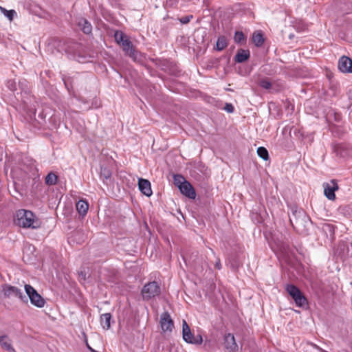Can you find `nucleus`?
Listing matches in <instances>:
<instances>
[{
	"label": "nucleus",
	"instance_id": "33",
	"mask_svg": "<svg viewBox=\"0 0 352 352\" xmlns=\"http://www.w3.org/2000/svg\"><path fill=\"white\" fill-rule=\"evenodd\" d=\"M215 267L218 269V270H220L221 268V262H220V259L218 258L216 263H215Z\"/></svg>",
	"mask_w": 352,
	"mask_h": 352
},
{
	"label": "nucleus",
	"instance_id": "21",
	"mask_svg": "<svg viewBox=\"0 0 352 352\" xmlns=\"http://www.w3.org/2000/svg\"><path fill=\"white\" fill-rule=\"evenodd\" d=\"M58 177L57 175L51 172L47 174L45 177V184L49 186L55 185L57 182Z\"/></svg>",
	"mask_w": 352,
	"mask_h": 352
},
{
	"label": "nucleus",
	"instance_id": "16",
	"mask_svg": "<svg viewBox=\"0 0 352 352\" xmlns=\"http://www.w3.org/2000/svg\"><path fill=\"white\" fill-rule=\"evenodd\" d=\"M111 315L110 313L103 314L100 316V324L103 329H109L111 327Z\"/></svg>",
	"mask_w": 352,
	"mask_h": 352
},
{
	"label": "nucleus",
	"instance_id": "25",
	"mask_svg": "<svg viewBox=\"0 0 352 352\" xmlns=\"http://www.w3.org/2000/svg\"><path fill=\"white\" fill-rule=\"evenodd\" d=\"M258 85L263 89H267V90H270L272 88V86L271 82L267 78L261 79L259 80V82H258Z\"/></svg>",
	"mask_w": 352,
	"mask_h": 352
},
{
	"label": "nucleus",
	"instance_id": "14",
	"mask_svg": "<svg viewBox=\"0 0 352 352\" xmlns=\"http://www.w3.org/2000/svg\"><path fill=\"white\" fill-rule=\"evenodd\" d=\"M0 345L3 349L9 352H15L14 349L12 346L10 340L6 336L0 337Z\"/></svg>",
	"mask_w": 352,
	"mask_h": 352
},
{
	"label": "nucleus",
	"instance_id": "30",
	"mask_svg": "<svg viewBox=\"0 0 352 352\" xmlns=\"http://www.w3.org/2000/svg\"><path fill=\"white\" fill-rule=\"evenodd\" d=\"M7 87L12 91L16 89V83L13 80H9L7 82Z\"/></svg>",
	"mask_w": 352,
	"mask_h": 352
},
{
	"label": "nucleus",
	"instance_id": "23",
	"mask_svg": "<svg viewBox=\"0 0 352 352\" xmlns=\"http://www.w3.org/2000/svg\"><path fill=\"white\" fill-rule=\"evenodd\" d=\"M115 40L120 45L124 40H126L128 36L121 31H116L114 34Z\"/></svg>",
	"mask_w": 352,
	"mask_h": 352
},
{
	"label": "nucleus",
	"instance_id": "27",
	"mask_svg": "<svg viewBox=\"0 0 352 352\" xmlns=\"http://www.w3.org/2000/svg\"><path fill=\"white\" fill-rule=\"evenodd\" d=\"M0 8L1 12L10 21H12L14 16L16 15V12L14 10H8L2 7Z\"/></svg>",
	"mask_w": 352,
	"mask_h": 352
},
{
	"label": "nucleus",
	"instance_id": "5",
	"mask_svg": "<svg viewBox=\"0 0 352 352\" xmlns=\"http://www.w3.org/2000/svg\"><path fill=\"white\" fill-rule=\"evenodd\" d=\"M25 291L32 305L39 308L44 307L45 300L33 287L30 285H25Z\"/></svg>",
	"mask_w": 352,
	"mask_h": 352
},
{
	"label": "nucleus",
	"instance_id": "2",
	"mask_svg": "<svg viewBox=\"0 0 352 352\" xmlns=\"http://www.w3.org/2000/svg\"><path fill=\"white\" fill-rule=\"evenodd\" d=\"M120 46L125 54L129 56L134 62L139 63L143 62L144 57L142 54L134 47L133 43L129 38L124 40V42H123Z\"/></svg>",
	"mask_w": 352,
	"mask_h": 352
},
{
	"label": "nucleus",
	"instance_id": "34",
	"mask_svg": "<svg viewBox=\"0 0 352 352\" xmlns=\"http://www.w3.org/2000/svg\"><path fill=\"white\" fill-rule=\"evenodd\" d=\"M89 349H90L92 352H97L96 351H95V350H94V349H91L89 346Z\"/></svg>",
	"mask_w": 352,
	"mask_h": 352
},
{
	"label": "nucleus",
	"instance_id": "26",
	"mask_svg": "<svg viewBox=\"0 0 352 352\" xmlns=\"http://www.w3.org/2000/svg\"><path fill=\"white\" fill-rule=\"evenodd\" d=\"M174 184L178 188L181 186L186 180L182 175H175L173 176Z\"/></svg>",
	"mask_w": 352,
	"mask_h": 352
},
{
	"label": "nucleus",
	"instance_id": "3",
	"mask_svg": "<svg viewBox=\"0 0 352 352\" xmlns=\"http://www.w3.org/2000/svg\"><path fill=\"white\" fill-rule=\"evenodd\" d=\"M182 336L184 340L187 343L201 344L203 342L202 336L201 335L194 336L191 332L189 325L185 320L182 321Z\"/></svg>",
	"mask_w": 352,
	"mask_h": 352
},
{
	"label": "nucleus",
	"instance_id": "22",
	"mask_svg": "<svg viewBox=\"0 0 352 352\" xmlns=\"http://www.w3.org/2000/svg\"><path fill=\"white\" fill-rule=\"evenodd\" d=\"M294 300L298 307H304L307 304V300L302 294L295 298Z\"/></svg>",
	"mask_w": 352,
	"mask_h": 352
},
{
	"label": "nucleus",
	"instance_id": "1",
	"mask_svg": "<svg viewBox=\"0 0 352 352\" xmlns=\"http://www.w3.org/2000/svg\"><path fill=\"white\" fill-rule=\"evenodd\" d=\"M15 221L19 226L25 228H36L40 226L38 221L35 219L33 212L30 210H19L16 212V219Z\"/></svg>",
	"mask_w": 352,
	"mask_h": 352
},
{
	"label": "nucleus",
	"instance_id": "7",
	"mask_svg": "<svg viewBox=\"0 0 352 352\" xmlns=\"http://www.w3.org/2000/svg\"><path fill=\"white\" fill-rule=\"evenodd\" d=\"M160 325L163 331H171L173 328V321L168 312L163 313L160 316Z\"/></svg>",
	"mask_w": 352,
	"mask_h": 352
},
{
	"label": "nucleus",
	"instance_id": "37",
	"mask_svg": "<svg viewBox=\"0 0 352 352\" xmlns=\"http://www.w3.org/2000/svg\"><path fill=\"white\" fill-rule=\"evenodd\" d=\"M341 148V146H338V148ZM337 152H338V149H337Z\"/></svg>",
	"mask_w": 352,
	"mask_h": 352
},
{
	"label": "nucleus",
	"instance_id": "4",
	"mask_svg": "<svg viewBox=\"0 0 352 352\" xmlns=\"http://www.w3.org/2000/svg\"><path fill=\"white\" fill-rule=\"evenodd\" d=\"M160 287L155 281L148 283L142 289V298L146 300L160 295Z\"/></svg>",
	"mask_w": 352,
	"mask_h": 352
},
{
	"label": "nucleus",
	"instance_id": "9",
	"mask_svg": "<svg viewBox=\"0 0 352 352\" xmlns=\"http://www.w3.org/2000/svg\"><path fill=\"white\" fill-rule=\"evenodd\" d=\"M179 189L184 195L190 199H195L196 197V192L194 188L188 181H186L181 186H179Z\"/></svg>",
	"mask_w": 352,
	"mask_h": 352
},
{
	"label": "nucleus",
	"instance_id": "29",
	"mask_svg": "<svg viewBox=\"0 0 352 352\" xmlns=\"http://www.w3.org/2000/svg\"><path fill=\"white\" fill-rule=\"evenodd\" d=\"M100 176L106 179H108L111 177V173L107 168H102L100 171Z\"/></svg>",
	"mask_w": 352,
	"mask_h": 352
},
{
	"label": "nucleus",
	"instance_id": "18",
	"mask_svg": "<svg viewBox=\"0 0 352 352\" xmlns=\"http://www.w3.org/2000/svg\"><path fill=\"white\" fill-rule=\"evenodd\" d=\"M285 289L288 292V294L292 296L293 300L302 294L300 290L294 285H287L285 287Z\"/></svg>",
	"mask_w": 352,
	"mask_h": 352
},
{
	"label": "nucleus",
	"instance_id": "10",
	"mask_svg": "<svg viewBox=\"0 0 352 352\" xmlns=\"http://www.w3.org/2000/svg\"><path fill=\"white\" fill-rule=\"evenodd\" d=\"M138 187L141 192L146 197H150L153 193L151 183L148 179L140 178L138 179Z\"/></svg>",
	"mask_w": 352,
	"mask_h": 352
},
{
	"label": "nucleus",
	"instance_id": "17",
	"mask_svg": "<svg viewBox=\"0 0 352 352\" xmlns=\"http://www.w3.org/2000/svg\"><path fill=\"white\" fill-rule=\"evenodd\" d=\"M78 26L81 28L82 31L87 34H89L91 32L92 26L87 20L85 19H81L78 21Z\"/></svg>",
	"mask_w": 352,
	"mask_h": 352
},
{
	"label": "nucleus",
	"instance_id": "11",
	"mask_svg": "<svg viewBox=\"0 0 352 352\" xmlns=\"http://www.w3.org/2000/svg\"><path fill=\"white\" fill-rule=\"evenodd\" d=\"M331 183L332 185L329 184H324V195L329 200H333L336 198L335 191L338 188L337 184L333 180L331 181Z\"/></svg>",
	"mask_w": 352,
	"mask_h": 352
},
{
	"label": "nucleus",
	"instance_id": "32",
	"mask_svg": "<svg viewBox=\"0 0 352 352\" xmlns=\"http://www.w3.org/2000/svg\"><path fill=\"white\" fill-rule=\"evenodd\" d=\"M192 18V16H185V17H182L181 19H180V21L182 23H187L190 21V19Z\"/></svg>",
	"mask_w": 352,
	"mask_h": 352
},
{
	"label": "nucleus",
	"instance_id": "6",
	"mask_svg": "<svg viewBox=\"0 0 352 352\" xmlns=\"http://www.w3.org/2000/svg\"><path fill=\"white\" fill-rule=\"evenodd\" d=\"M3 292L6 297H17L23 302L28 301L26 296L23 294L22 291L16 287L5 285L3 287Z\"/></svg>",
	"mask_w": 352,
	"mask_h": 352
},
{
	"label": "nucleus",
	"instance_id": "20",
	"mask_svg": "<svg viewBox=\"0 0 352 352\" xmlns=\"http://www.w3.org/2000/svg\"><path fill=\"white\" fill-rule=\"evenodd\" d=\"M252 41L257 47L261 46L264 43L262 33L260 32H254L252 36Z\"/></svg>",
	"mask_w": 352,
	"mask_h": 352
},
{
	"label": "nucleus",
	"instance_id": "8",
	"mask_svg": "<svg viewBox=\"0 0 352 352\" xmlns=\"http://www.w3.org/2000/svg\"><path fill=\"white\" fill-rule=\"evenodd\" d=\"M338 67L343 73H352V60L343 56L339 59Z\"/></svg>",
	"mask_w": 352,
	"mask_h": 352
},
{
	"label": "nucleus",
	"instance_id": "28",
	"mask_svg": "<svg viewBox=\"0 0 352 352\" xmlns=\"http://www.w3.org/2000/svg\"><path fill=\"white\" fill-rule=\"evenodd\" d=\"M234 41L237 43H242L245 41V36L242 32L236 31L234 36Z\"/></svg>",
	"mask_w": 352,
	"mask_h": 352
},
{
	"label": "nucleus",
	"instance_id": "13",
	"mask_svg": "<svg viewBox=\"0 0 352 352\" xmlns=\"http://www.w3.org/2000/svg\"><path fill=\"white\" fill-rule=\"evenodd\" d=\"M250 58V52L248 50L239 49L234 56L236 63H243Z\"/></svg>",
	"mask_w": 352,
	"mask_h": 352
},
{
	"label": "nucleus",
	"instance_id": "12",
	"mask_svg": "<svg viewBox=\"0 0 352 352\" xmlns=\"http://www.w3.org/2000/svg\"><path fill=\"white\" fill-rule=\"evenodd\" d=\"M224 346L230 351L238 350V345L236 343L234 336L231 333H228L224 336Z\"/></svg>",
	"mask_w": 352,
	"mask_h": 352
},
{
	"label": "nucleus",
	"instance_id": "24",
	"mask_svg": "<svg viewBox=\"0 0 352 352\" xmlns=\"http://www.w3.org/2000/svg\"><path fill=\"white\" fill-rule=\"evenodd\" d=\"M257 154L261 158H262L264 160H267L269 159L268 151L265 147H258L257 148Z\"/></svg>",
	"mask_w": 352,
	"mask_h": 352
},
{
	"label": "nucleus",
	"instance_id": "31",
	"mask_svg": "<svg viewBox=\"0 0 352 352\" xmlns=\"http://www.w3.org/2000/svg\"><path fill=\"white\" fill-rule=\"evenodd\" d=\"M224 109L228 113H232L234 109L232 104L226 103Z\"/></svg>",
	"mask_w": 352,
	"mask_h": 352
},
{
	"label": "nucleus",
	"instance_id": "19",
	"mask_svg": "<svg viewBox=\"0 0 352 352\" xmlns=\"http://www.w3.org/2000/svg\"><path fill=\"white\" fill-rule=\"evenodd\" d=\"M228 46L227 39L224 36H221L218 38L215 49L217 51H222Z\"/></svg>",
	"mask_w": 352,
	"mask_h": 352
},
{
	"label": "nucleus",
	"instance_id": "35",
	"mask_svg": "<svg viewBox=\"0 0 352 352\" xmlns=\"http://www.w3.org/2000/svg\"><path fill=\"white\" fill-rule=\"evenodd\" d=\"M64 83H65V86L67 87V82L65 80L64 81Z\"/></svg>",
	"mask_w": 352,
	"mask_h": 352
},
{
	"label": "nucleus",
	"instance_id": "15",
	"mask_svg": "<svg viewBox=\"0 0 352 352\" xmlns=\"http://www.w3.org/2000/svg\"><path fill=\"white\" fill-rule=\"evenodd\" d=\"M89 204L87 201L81 199L76 203V210L80 215L85 216L87 214Z\"/></svg>",
	"mask_w": 352,
	"mask_h": 352
},
{
	"label": "nucleus",
	"instance_id": "36",
	"mask_svg": "<svg viewBox=\"0 0 352 352\" xmlns=\"http://www.w3.org/2000/svg\"><path fill=\"white\" fill-rule=\"evenodd\" d=\"M290 222L292 223V224H293V222H292V219H290ZM292 226L294 227V225H292Z\"/></svg>",
	"mask_w": 352,
	"mask_h": 352
}]
</instances>
